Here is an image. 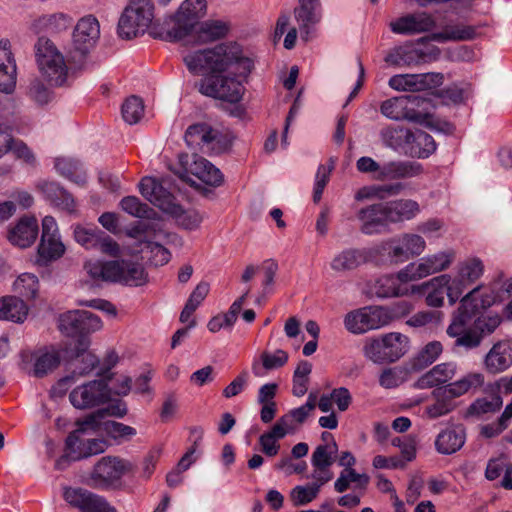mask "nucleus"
<instances>
[{"label": "nucleus", "mask_w": 512, "mask_h": 512, "mask_svg": "<svg viewBox=\"0 0 512 512\" xmlns=\"http://www.w3.org/2000/svg\"><path fill=\"white\" fill-rule=\"evenodd\" d=\"M142 253H149L148 260L155 266H162L169 262L170 253L162 242L147 240V244L140 249Z\"/></svg>", "instance_id": "nucleus-58"}, {"label": "nucleus", "mask_w": 512, "mask_h": 512, "mask_svg": "<svg viewBox=\"0 0 512 512\" xmlns=\"http://www.w3.org/2000/svg\"><path fill=\"white\" fill-rule=\"evenodd\" d=\"M384 336L366 339L363 346L364 356L375 364L389 363Z\"/></svg>", "instance_id": "nucleus-51"}, {"label": "nucleus", "mask_w": 512, "mask_h": 512, "mask_svg": "<svg viewBox=\"0 0 512 512\" xmlns=\"http://www.w3.org/2000/svg\"><path fill=\"white\" fill-rule=\"evenodd\" d=\"M39 227L36 218L23 217L9 231V241L20 248L31 246L37 239Z\"/></svg>", "instance_id": "nucleus-29"}, {"label": "nucleus", "mask_w": 512, "mask_h": 512, "mask_svg": "<svg viewBox=\"0 0 512 512\" xmlns=\"http://www.w3.org/2000/svg\"><path fill=\"white\" fill-rule=\"evenodd\" d=\"M85 270L95 281L141 286L147 282V273L140 263L129 260L87 262Z\"/></svg>", "instance_id": "nucleus-3"}, {"label": "nucleus", "mask_w": 512, "mask_h": 512, "mask_svg": "<svg viewBox=\"0 0 512 512\" xmlns=\"http://www.w3.org/2000/svg\"><path fill=\"white\" fill-rule=\"evenodd\" d=\"M185 141L188 146L197 148L205 154H220L230 145L225 135L207 123L189 126L185 132Z\"/></svg>", "instance_id": "nucleus-11"}, {"label": "nucleus", "mask_w": 512, "mask_h": 512, "mask_svg": "<svg viewBox=\"0 0 512 512\" xmlns=\"http://www.w3.org/2000/svg\"><path fill=\"white\" fill-rule=\"evenodd\" d=\"M319 493V485L296 486L290 492V500L295 507L312 502Z\"/></svg>", "instance_id": "nucleus-60"}, {"label": "nucleus", "mask_w": 512, "mask_h": 512, "mask_svg": "<svg viewBox=\"0 0 512 512\" xmlns=\"http://www.w3.org/2000/svg\"><path fill=\"white\" fill-rule=\"evenodd\" d=\"M183 61L195 75L210 73L199 83V91L203 95L230 103L242 99L243 82L253 68L252 60L243 55L241 46L235 42L191 52L184 56Z\"/></svg>", "instance_id": "nucleus-1"}, {"label": "nucleus", "mask_w": 512, "mask_h": 512, "mask_svg": "<svg viewBox=\"0 0 512 512\" xmlns=\"http://www.w3.org/2000/svg\"><path fill=\"white\" fill-rule=\"evenodd\" d=\"M436 151V143L431 135L422 131H410L409 143L404 154L413 158H428Z\"/></svg>", "instance_id": "nucleus-34"}, {"label": "nucleus", "mask_w": 512, "mask_h": 512, "mask_svg": "<svg viewBox=\"0 0 512 512\" xmlns=\"http://www.w3.org/2000/svg\"><path fill=\"white\" fill-rule=\"evenodd\" d=\"M483 384L484 375L480 372H471L464 375L461 379L446 386L451 389L452 394L458 398L472 389L481 387Z\"/></svg>", "instance_id": "nucleus-50"}, {"label": "nucleus", "mask_w": 512, "mask_h": 512, "mask_svg": "<svg viewBox=\"0 0 512 512\" xmlns=\"http://www.w3.org/2000/svg\"><path fill=\"white\" fill-rule=\"evenodd\" d=\"M169 182L166 179L144 177L139 183L141 195L151 204L168 214L173 212L178 203L175 196L169 191Z\"/></svg>", "instance_id": "nucleus-14"}, {"label": "nucleus", "mask_w": 512, "mask_h": 512, "mask_svg": "<svg viewBox=\"0 0 512 512\" xmlns=\"http://www.w3.org/2000/svg\"><path fill=\"white\" fill-rule=\"evenodd\" d=\"M483 268V263L480 259L472 258L459 266L457 275L470 286L483 274Z\"/></svg>", "instance_id": "nucleus-59"}, {"label": "nucleus", "mask_w": 512, "mask_h": 512, "mask_svg": "<svg viewBox=\"0 0 512 512\" xmlns=\"http://www.w3.org/2000/svg\"><path fill=\"white\" fill-rule=\"evenodd\" d=\"M81 310L67 311L58 318V328L66 336L80 335Z\"/></svg>", "instance_id": "nucleus-55"}, {"label": "nucleus", "mask_w": 512, "mask_h": 512, "mask_svg": "<svg viewBox=\"0 0 512 512\" xmlns=\"http://www.w3.org/2000/svg\"><path fill=\"white\" fill-rule=\"evenodd\" d=\"M126 414V404L122 401H118L115 404H111L106 408L98 409L97 411L87 415L84 418V423L89 425L91 429H96L101 424L100 421L106 416L122 418Z\"/></svg>", "instance_id": "nucleus-49"}, {"label": "nucleus", "mask_w": 512, "mask_h": 512, "mask_svg": "<svg viewBox=\"0 0 512 512\" xmlns=\"http://www.w3.org/2000/svg\"><path fill=\"white\" fill-rule=\"evenodd\" d=\"M443 347L439 341L429 342L416 357L410 361V370L420 371L432 364L442 353Z\"/></svg>", "instance_id": "nucleus-43"}, {"label": "nucleus", "mask_w": 512, "mask_h": 512, "mask_svg": "<svg viewBox=\"0 0 512 512\" xmlns=\"http://www.w3.org/2000/svg\"><path fill=\"white\" fill-rule=\"evenodd\" d=\"M17 81V66L11 44L8 40L0 41V92L11 94Z\"/></svg>", "instance_id": "nucleus-21"}, {"label": "nucleus", "mask_w": 512, "mask_h": 512, "mask_svg": "<svg viewBox=\"0 0 512 512\" xmlns=\"http://www.w3.org/2000/svg\"><path fill=\"white\" fill-rule=\"evenodd\" d=\"M13 290L19 296L26 299H34L39 290V281L36 275L31 273L21 274L13 283Z\"/></svg>", "instance_id": "nucleus-52"}, {"label": "nucleus", "mask_w": 512, "mask_h": 512, "mask_svg": "<svg viewBox=\"0 0 512 512\" xmlns=\"http://www.w3.org/2000/svg\"><path fill=\"white\" fill-rule=\"evenodd\" d=\"M435 59L439 55L437 48L431 52L422 49L398 46L393 48L385 57V62L393 66H411L425 62L429 56Z\"/></svg>", "instance_id": "nucleus-24"}, {"label": "nucleus", "mask_w": 512, "mask_h": 512, "mask_svg": "<svg viewBox=\"0 0 512 512\" xmlns=\"http://www.w3.org/2000/svg\"><path fill=\"white\" fill-rule=\"evenodd\" d=\"M26 96L38 107L48 105L54 98L52 90L37 77L29 81L26 88Z\"/></svg>", "instance_id": "nucleus-44"}, {"label": "nucleus", "mask_w": 512, "mask_h": 512, "mask_svg": "<svg viewBox=\"0 0 512 512\" xmlns=\"http://www.w3.org/2000/svg\"><path fill=\"white\" fill-rule=\"evenodd\" d=\"M476 36V29L469 25L446 26L443 31L433 35V39L446 41H467Z\"/></svg>", "instance_id": "nucleus-47"}, {"label": "nucleus", "mask_w": 512, "mask_h": 512, "mask_svg": "<svg viewBox=\"0 0 512 512\" xmlns=\"http://www.w3.org/2000/svg\"><path fill=\"white\" fill-rule=\"evenodd\" d=\"M100 36V26L94 16L81 18L73 32V42L68 53V60L76 69H83L89 58L91 49Z\"/></svg>", "instance_id": "nucleus-6"}, {"label": "nucleus", "mask_w": 512, "mask_h": 512, "mask_svg": "<svg viewBox=\"0 0 512 512\" xmlns=\"http://www.w3.org/2000/svg\"><path fill=\"white\" fill-rule=\"evenodd\" d=\"M110 377L92 380L74 388L69 394L71 404L77 409H91L110 401Z\"/></svg>", "instance_id": "nucleus-12"}, {"label": "nucleus", "mask_w": 512, "mask_h": 512, "mask_svg": "<svg viewBox=\"0 0 512 512\" xmlns=\"http://www.w3.org/2000/svg\"><path fill=\"white\" fill-rule=\"evenodd\" d=\"M480 287L472 289L460 301V306L453 316L451 324L447 328V334L456 338L455 346L473 349L480 345L481 335L473 327H470L473 319L483 310L495 303L494 296H486L478 300Z\"/></svg>", "instance_id": "nucleus-2"}, {"label": "nucleus", "mask_w": 512, "mask_h": 512, "mask_svg": "<svg viewBox=\"0 0 512 512\" xmlns=\"http://www.w3.org/2000/svg\"><path fill=\"white\" fill-rule=\"evenodd\" d=\"M101 231L102 230H100L97 227L75 225L74 239L78 244H80L84 248L93 250Z\"/></svg>", "instance_id": "nucleus-61"}, {"label": "nucleus", "mask_w": 512, "mask_h": 512, "mask_svg": "<svg viewBox=\"0 0 512 512\" xmlns=\"http://www.w3.org/2000/svg\"><path fill=\"white\" fill-rule=\"evenodd\" d=\"M173 212H169L168 215L173 217L176 223L186 230H196L200 227L201 223L205 218V214L194 210H184V208L177 203Z\"/></svg>", "instance_id": "nucleus-42"}, {"label": "nucleus", "mask_w": 512, "mask_h": 512, "mask_svg": "<svg viewBox=\"0 0 512 512\" xmlns=\"http://www.w3.org/2000/svg\"><path fill=\"white\" fill-rule=\"evenodd\" d=\"M54 167L61 176L68 178L78 185L85 184L86 173L79 160L68 156H60L55 159Z\"/></svg>", "instance_id": "nucleus-39"}, {"label": "nucleus", "mask_w": 512, "mask_h": 512, "mask_svg": "<svg viewBox=\"0 0 512 512\" xmlns=\"http://www.w3.org/2000/svg\"><path fill=\"white\" fill-rule=\"evenodd\" d=\"M466 440L465 429L462 426L442 430L435 439V449L442 455H451L460 450Z\"/></svg>", "instance_id": "nucleus-31"}, {"label": "nucleus", "mask_w": 512, "mask_h": 512, "mask_svg": "<svg viewBox=\"0 0 512 512\" xmlns=\"http://www.w3.org/2000/svg\"><path fill=\"white\" fill-rule=\"evenodd\" d=\"M359 229L363 234L374 235L384 232L388 227L383 203H374L356 211Z\"/></svg>", "instance_id": "nucleus-19"}, {"label": "nucleus", "mask_w": 512, "mask_h": 512, "mask_svg": "<svg viewBox=\"0 0 512 512\" xmlns=\"http://www.w3.org/2000/svg\"><path fill=\"white\" fill-rule=\"evenodd\" d=\"M448 282L449 275L442 274L421 285H411V294L427 293V305L431 307H441L444 303V296L447 295L446 286Z\"/></svg>", "instance_id": "nucleus-28"}, {"label": "nucleus", "mask_w": 512, "mask_h": 512, "mask_svg": "<svg viewBox=\"0 0 512 512\" xmlns=\"http://www.w3.org/2000/svg\"><path fill=\"white\" fill-rule=\"evenodd\" d=\"M426 247L425 240L417 234H404L387 241L383 249L395 262H403L410 257L420 255Z\"/></svg>", "instance_id": "nucleus-18"}, {"label": "nucleus", "mask_w": 512, "mask_h": 512, "mask_svg": "<svg viewBox=\"0 0 512 512\" xmlns=\"http://www.w3.org/2000/svg\"><path fill=\"white\" fill-rule=\"evenodd\" d=\"M454 258L455 253L452 250L440 251L423 257L417 262L408 264L402 269V275L408 276V280L411 282L417 281L448 269Z\"/></svg>", "instance_id": "nucleus-13"}, {"label": "nucleus", "mask_w": 512, "mask_h": 512, "mask_svg": "<svg viewBox=\"0 0 512 512\" xmlns=\"http://www.w3.org/2000/svg\"><path fill=\"white\" fill-rule=\"evenodd\" d=\"M144 114V104L141 98L131 96L122 105V116L128 124H136Z\"/></svg>", "instance_id": "nucleus-57"}, {"label": "nucleus", "mask_w": 512, "mask_h": 512, "mask_svg": "<svg viewBox=\"0 0 512 512\" xmlns=\"http://www.w3.org/2000/svg\"><path fill=\"white\" fill-rule=\"evenodd\" d=\"M365 261L364 251L357 248H346L332 258L330 268L336 273L344 274L356 270Z\"/></svg>", "instance_id": "nucleus-35"}, {"label": "nucleus", "mask_w": 512, "mask_h": 512, "mask_svg": "<svg viewBox=\"0 0 512 512\" xmlns=\"http://www.w3.org/2000/svg\"><path fill=\"white\" fill-rule=\"evenodd\" d=\"M456 373L453 363H441L434 366L418 380L419 388L435 387L451 380Z\"/></svg>", "instance_id": "nucleus-38"}, {"label": "nucleus", "mask_w": 512, "mask_h": 512, "mask_svg": "<svg viewBox=\"0 0 512 512\" xmlns=\"http://www.w3.org/2000/svg\"><path fill=\"white\" fill-rule=\"evenodd\" d=\"M27 315L28 307L21 298L17 296L0 298V320L21 323Z\"/></svg>", "instance_id": "nucleus-37"}, {"label": "nucleus", "mask_w": 512, "mask_h": 512, "mask_svg": "<svg viewBox=\"0 0 512 512\" xmlns=\"http://www.w3.org/2000/svg\"><path fill=\"white\" fill-rule=\"evenodd\" d=\"M410 129L401 126H388L380 131L382 144L395 151L405 152L409 143Z\"/></svg>", "instance_id": "nucleus-40"}, {"label": "nucleus", "mask_w": 512, "mask_h": 512, "mask_svg": "<svg viewBox=\"0 0 512 512\" xmlns=\"http://www.w3.org/2000/svg\"><path fill=\"white\" fill-rule=\"evenodd\" d=\"M76 424L78 428L72 431L66 439V453L57 461L58 467H60L64 462L85 459V457H78L77 451H85L87 439L84 438V435L87 432V428L90 426L84 423V419L82 421H77Z\"/></svg>", "instance_id": "nucleus-33"}, {"label": "nucleus", "mask_w": 512, "mask_h": 512, "mask_svg": "<svg viewBox=\"0 0 512 512\" xmlns=\"http://www.w3.org/2000/svg\"><path fill=\"white\" fill-rule=\"evenodd\" d=\"M63 498L80 512H116L103 496L82 487H64Z\"/></svg>", "instance_id": "nucleus-15"}, {"label": "nucleus", "mask_w": 512, "mask_h": 512, "mask_svg": "<svg viewBox=\"0 0 512 512\" xmlns=\"http://www.w3.org/2000/svg\"><path fill=\"white\" fill-rule=\"evenodd\" d=\"M434 26V19L426 12L407 14L389 24L392 32L405 35L427 32L434 28Z\"/></svg>", "instance_id": "nucleus-22"}, {"label": "nucleus", "mask_w": 512, "mask_h": 512, "mask_svg": "<svg viewBox=\"0 0 512 512\" xmlns=\"http://www.w3.org/2000/svg\"><path fill=\"white\" fill-rule=\"evenodd\" d=\"M299 6L294 9V16L299 26L301 39L305 42L311 38L313 27L320 21L317 12L319 0H299Z\"/></svg>", "instance_id": "nucleus-23"}, {"label": "nucleus", "mask_w": 512, "mask_h": 512, "mask_svg": "<svg viewBox=\"0 0 512 512\" xmlns=\"http://www.w3.org/2000/svg\"><path fill=\"white\" fill-rule=\"evenodd\" d=\"M22 369L29 375L42 378L56 369L60 364V354L54 348L40 349L35 352L21 353Z\"/></svg>", "instance_id": "nucleus-17"}, {"label": "nucleus", "mask_w": 512, "mask_h": 512, "mask_svg": "<svg viewBox=\"0 0 512 512\" xmlns=\"http://www.w3.org/2000/svg\"><path fill=\"white\" fill-rule=\"evenodd\" d=\"M178 162L180 169L176 174L180 179L191 186H196V182L191 178V176L197 178L201 183L212 187H218L224 182L222 172L206 158L196 153L180 154Z\"/></svg>", "instance_id": "nucleus-7"}, {"label": "nucleus", "mask_w": 512, "mask_h": 512, "mask_svg": "<svg viewBox=\"0 0 512 512\" xmlns=\"http://www.w3.org/2000/svg\"><path fill=\"white\" fill-rule=\"evenodd\" d=\"M153 18L152 0H130L119 19L118 34L124 39L142 35L150 27Z\"/></svg>", "instance_id": "nucleus-8"}, {"label": "nucleus", "mask_w": 512, "mask_h": 512, "mask_svg": "<svg viewBox=\"0 0 512 512\" xmlns=\"http://www.w3.org/2000/svg\"><path fill=\"white\" fill-rule=\"evenodd\" d=\"M207 10L206 0H185L171 16L163 39L179 41L188 36Z\"/></svg>", "instance_id": "nucleus-9"}, {"label": "nucleus", "mask_w": 512, "mask_h": 512, "mask_svg": "<svg viewBox=\"0 0 512 512\" xmlns=\"http://www.w3.org/2000/svg\"><path fill=\"white\" fill-rule=\"evenodd\" d=\"M135 465L118 456H104L99 459L89 476L90 486L96 489H117L122 485V477L133 473Z\"/></svg>", "instance_id": "nucleus-5"}, {"label": "nucleus", "mask_w": 512, "mask_h": 512, "mask_svg": "<svg viewBox=\"0 0 512 512\" xmlns=\"http://www.w3.org/2000/svg\"><path fill=\"white\" fill-rule=\"evenodd\" d=\"M423 172L420 163L407 160L390 161L383 165L380 175L375 176L377 181L400 180L417 177Z\"/></svg>", "instance_id": "nucleus-27"}, {"label": "nucleus", "mask_w": 512, "mask_h": 512, "mask_svg": "<svg viewBox=\"0 0 512 512\" xmlns=\"http://www.w3.org/2000/svg\"><path fill=\"white\" fill-rule=\"evenodd\" d=\"M407 100V106L409 107L408 113L412 115V118H408L411 122H421L423 119V112L428 109V101L420 95L410 94L403 96Z\"/></svg>", "instance_id": "nucleus-63"}, {"label": "nucleus", "mask_w": 512, "mask_h": 512, "mask_svg": "<svg viewBox=\"0 0 512 512\" xmlns=\"http://www.w3.org/2000/svg\"><path fill=\"white\" fill-rule=\"evenodd\" d=\"M411 281L408 276L402 275V270L397 275H385L373 283L371 293L379 298L398 297L411 294Z\"/></svg>", "instance_id": "nucleus-20"}, {"label": "nucleus", "mask_w": 512, "mask_h": 512, "mask_svg": "<svg viewBox=\"0 0 512 512\" xmlns=\"http://www.w3.org/2000/svg\"><path fill=\"white\" fill-rule=\"evenodd\" d=\"M126 234L145 246L147 240L158 241L163 238L164 224L156 213V215H152L150 218H145V220H141L132 225L126 231Z\"/></svg>", "instance_id": "nucleus-26"}, {"label": "nucleus", "mask_w": 512, "mask_h": 512, "mask_svg": "<svg viewBox=\"0 0 512 512\" xmlns=\"http://www.w3.org/2000/svg\"><path fill=\"white\" fill-rule=\"evenodd\" d=\"M408 369L405 367L385 368L379 376V384L385 389L398 387L407 380Z\"/></svg>", "instance_id": "nucleus-56"}, {"label": "nucleus", "mask_w": 512, "mask_h": 512, "mask_svg": "<svg viewBox=\"0 0 512 512\" xmlns=\"http://www.w3.org/2000/svg\"><path fill=\"white\" fill-rule=\"evenodd\" d=\"M388 225L414 218L419 212V204L412 199H399L383 203Z\"/></svg>", "instance_id": "nucleus-32"}, {"label": "nucleus", "mask_w": 512, "mask_h": 512, "mask_svg": "<svg viewBox=\"0 0 512 512\" xmlns=\"http://www.w3.org/2000/svg\"><path fill=\"white\" fill-rule=\"evenodd\" d=\"M407 100L403 96L394 97L381 104V113L392 120H408L412 115L408 113Z\"/></svg>", "instance_id": "nucleus-48"}, {"label": "nucleus", "mask_w": 512, "mask_h": 512, "mask_svg": "<svg viewBox=\"0 0 512 512\" xmlns=\"http://www.w3.org/2000/svg\"><path fill=\"white\" fill-rule=\"evenodd\" d=\"M395 317L396 314L389 308L368 306L347 313L344 326L353 334H363L390 324Z\"/></svg>", "instance_id": "nucleus-10"}, {"label": "nucleus", "mask_w": 512, "mask_h": 512, "mask_svg": "<svg viewBox=\"0 0 512 512\" xmlns=\"http://www.w3.org/2000/svg\"><path fill=\"white\" fill-rule=\"evenodd\" d=\"M102 430L113 439H130L136 435V430L128 425L116 421H105Z\"/></svg>", "instance_id": "nucleus-62"}, {"label": "nucleus", "mask_w": 512, "mask_h": 512, "mask_svg": "<svg viewBox=\"0 0 512 512\" xmlns=\"http://www.w3.org/2000/svg\"><path fill=\"white\" fill-rule=\"evenodd\" d=\"M122 210L138 218H150L156 215V211L146 203L140 201L136 196H126L120 201Z\"/></svg>", "instance_id": "nucleus-54"}, {"label": "nucleus", "mask_w": 512, "mask_h": 512, "mask_svg": "<svg viewBox=\"0 0 512 512\" xmlns=\"http://www.w3.org/2000/svg\"><path fill=\"white\" fill-rule=\"evenodd\" d=\"M228 29V25L223 21L207 20L199 27L197 39L201 43L213 42L225 37Z\"/></svg>", "instance_id": "nucleus-46"}, {"label": "nucleus", "mask_w": 512, "mask_h": 512, "mask_svg": "<svg viewBox=\"0 0 512 512\" xmlns=\"http://www.w3.org/2000/svg\"><path fill=\"white\" fill-rule=\"evenodd\" d=\"M383 336L389 363L396 362L407 353L409 348L407 336L398 332L387 333Z\"/></svg>", "instance_id": "nucleus-41"}, {"label": "nucleus", "mask_w": 512, "mask_h": 512, "mask_svg": "<svg viewBox=\"0 0 512 512\" xmlns=\"http://www.w3.org/2000/svg\"><path fill=\"white\" fill-rule=\"evenodd\" d=\"M37 188L44 197L54 206L72 212L74 209V199L63 187L56 182L40 181Z\"/></svg>", "instance_id": "nucleus-36"}, {"label": "nucleus", "mask_w": 512, "mask_h": 512, "mask_svg": "<svg viewBox=\"0 0 512 512\" xmlns=\"http://www.w3.org/2000/svg\"><path fill=\"white\" fill-rule=\"evenodd\" d=\"M473 96V88L470 83H463L462 85L453 84L440 91V97L444 101L453 104H463Z\"/></svg>", "instance_id": "nucleus-53"}, {"label": "nucleus", "mask_w": 512, "mask_h": 512, "mask_svg": "<svg viewBox=\"0 0 512 512\" xmlns=\"http://www.w3.org/2000/svg\"><path fill=\"white\" fill-rule=\"evenodd\" d=\"M502 398L493 395L491 398H478L467 409L466 417L481 418L497 412L502 406Z\"/></svg>", "instance_id": "nucleus-45"}, {"label": "nucleus", "mask_w": 512, "mask_h": 512, "mask_svg": "<svg viewBox=\"0 0 512 512\" xmlns=\"http://www.w3.org/2000/svg\"><path fill=\"white\" fill-rule=\"evenodd\" d=\"M456 398L447 386L437 388L432 392V399L425 407V413L431 419L445 416L456 408Z\"/></svg>", "instance_id": "nucleus-30"}, {"label": "nucleus", "mask_w": 512, "mask_h": 512, "mask_svg": "<svg viewBox=\"0 0 512 512\" xmlns=\"http://www.w3.org/2000/svg\"><path fill=\"white\" fill-rule=\"evenodd\" d=\"M65 250L55 219L45 216L42 220V234L38 245V261L43 263L55 261L63 256Z\"/></svg>", "instance_id": "nucleus-16"}, {"label": "nucleus", "mask_w": 512, "mask_h": 512, "mask_svg": "<svg viewBox=\"0 0 512 512\" xmlns=\"http://www.w3.org/2000/svg\"><path fill=\"white\" fill-rule=\"evenodd\" d=\"M512 365V341L495 343L484 359V367L491 374L502 373Z\"/></svg>", "instance_id": "nucleus-25"}, {"label": "nucleus", "mask_w": 512, "mask_h": 512, "mask_svg": "<svg viewBox=\"0 0 512 512\" xmlns=\"http://www.w3.org/2000/svg\"><path fill=\"white\" fill-rule=\"evenodd\" d=\"M288 358V353L281 349L273 354L264 351L261 354L262 367L267 371L278 369L287 363Z\"/></svg>", "instance_id": "nucleus-64"}, {"label": "nucleus", "mask_w": 512, "mask_h": 512, "mask_svg": "<svg viewBox=\"0 0 512 512\" xmlns=\"http://www.w3.org/2000/svg\"><path fill=\"white\" fill-rule=\"evenodd\" d=\"M36 61L43 76L55 86L67 84L69 68L64 56L56 48L54 43L46 38L40 37L35 44Z\"/></svg>", "instance_id": "nucleus-4"}]
</instances>
